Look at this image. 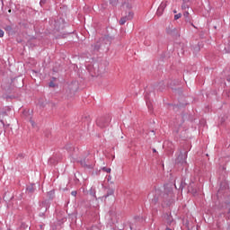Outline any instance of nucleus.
<instances>
[{
    "label": "nucleus",
    "instance_id": "f257e3e1",
    "mask_svg": "<svg viewBox=\"0 0 230 230\" xmlns=\"http://www.w3.org/2000/svg\"><path fill=\"white\" fill-rule=\"evenodd\" d=\"M154 194L159 195L158 199H162L165 201L171 200L172 198V190H170L168 194H165L164 192H162L160 189H155V190H154Z\"/></svg>",
    "mask_w": 230,
    "mask_h": 230
},
{
    "label": "nucleus",
    "instance_id": "f03ea898",
    "mask_svg": "<svg viewBox=\"0 0 230 230\" xmlns=\"http://www.w3.org/2000/svg\"><path fill=\"white\" fill-rule=\"evenodd\" d=\"M166 8V1H164L159 4L158 9L156 10V15L161 16L163 15L164 11Z\"/></svg>",
    "mask_w": 230,
    "mask_h": 230
},
{
    "label": "nucleus",
    "instance_id": "7ed1b4c3",
    "mask_svg": "<svg viewBox=\"0 0 230 230\" xmlns=\"http://www.w3.org/2000/svg\"><path fill=\"white\" fill-rule=\"evenodd\" d=\"M48 208H49V205L47 201L41 202L40 205V212H42V213L47 212Z\"/></svg>",
    "mask_w": 230,
    "mask_h": 230
},
{
    "label": "nucleus",
    "instance_id": "20e7f679",
    "mask_svg": "<svg viewBox=\"0 0 230 230\" xmlns=\"http://www.w3.org/2000/svg\"><path fill=\"white\" fill-rule=\"evenodd\" d=\"M185 22L191 23V18H190V13L185 11L183 13Z\"/></svg>",
    "mask_w": 230,
    "mask_h": 230
},
{
    "label": "nucleus",
    "instance_id": "39448f33",
    "mask_svg": "<svg viewBox=\"0 0 230 230\" xmlns=\"http://www.w3.org/2000/svg\"><path fill=\"white\" fill-rule=\"evenodd\" d=\"M133 15H134V13H132V11H129V13L124 18H126L128 20H132Z\"/></svg>",
    "mask_w": 230,
    "mask_h": 230
},
{
    "label": "nucleus",
    "instance_id": "423d86ee",
    "mask_svg": "<svg viewBox=\"0 0 230 230\" xmlns=\"http://www.w3.org/2000/svg\"><path fill=\"white\" fill-rule=\"evenodd\" d=\"M128 21H129V20H128V18H125V17L120 18L119 24L124 25L125 22H127Z\"/></svg>",
    "mask_w": 230,
    "mask_h": 230
},
{
    "label": "nucleus",
    "instance_id": "0eeeda50",
    "mask_svg": "<svg viewBox=\"0 0 230 230\" xmlns=\"http://www.w3.org/2000/svg\"><path fill=\"white\" fill-rule=\"evenodd\" d=\"M190 8V6H189V4H187V3H183V4H181V10H187V9H189Z\"/></svg>",
    "mask_w": 230,
    "mask_h": 230
},
{
    "label": "nucleus",
    "instance_id": "6e6552de",
    "mask_svg": "<svg viewBox=\"0 0 230 230\" xmlns=\"http://www.w3.org/2000/svg\"><path fill=\"white\" fill-rule=\"evenodd\" d=\"M123 8H128V10H130L132 9V4L126 3L125 4H123Z\"/></svg>",
    "mask_w": 230,
    "mask_h": 230
},
{
    "label": "nucleus",
    "instance_id": "1a4fd4ad",
    "mask_svg": "<svg viewBox=\"0 0 230 230\" xmlns=\"http://www.w3.org/2000/svg\"><path fill=\"white\" fill-rule=\"evenodd\" d=\"M181 13H177V14H174V20L175 21H178L179 19H181Z\"/></svg>",
    "mask_w": 230,
    "mask_h": 230
},
{
    "label": "nucleus",
    "instance_id": "9d476101",
    "mask_svg": "<svg viewBox=\"0 0 230 230\" xmlns=\"http://www.w3.org/2000/svg\"><path fill=\"white\" fill-rule=\"evenodd\" d=\"M102 172H107V173H110V172H111V169L106 168V167H102Z\"/></svg>",
    "mask_w": 230,
    "mask_h": 230
},
{
    "label": "nucleus",
    "instance_id": "9b49d317",
    "mask_svg": "<svg viewBox=\"0 0 230 230\" xmlns=\"http://www.w3.org/2000/svg\"><path fill=\"white\" fill-rule=\"evenodd\" d=\"M4 31L0 30V38H3V37H4Z\"/></svg>",
    "mask_w": 230,
    "mask_h": 230
},
{
    "label": "nucleus",
    "instance_id": "f8f14e48",
    "mask_svg": "<svg viewBox=\"0 0 230 230\" xmlns=\"http://www.w3.org/2000/svg\"><path fill=\"white\" fill-rule=\"evenodd\" d=\"M27 191L30 192V193H31V192H32V188L28 187V188H27Z\"/></svg>",
    "mask_w": 230,
    "mask_h": 230
},
{
    "label": "nucleus",
    "instance_id": "ddd939ff",
    "mask_svg": "<svg viewBox=\"0 0 230 230\" xmlns=\"http://www.w3.org/2000/svg\"><path fill=\"white\" fill-rule=\"evenodd\" d=\"M71 195L74 196V197H75V196H76V191H75V190L72 191V192H71Z\"/></svg>",
    "mask_w": 230,
    "mask_h": 230
},
{
    "label": "nucleus",
    "instance_id": "4468645a",
    "mask_svg": "<svg viewBox=\"0 0 230 230\" xmlns=\"http://www.w3.org/2000/svg\"><path fill=\"white\" fill-rule=\"evenodd\" d=\"M190 0H183V3H184V4H188V3H190Z\"/></svg>",
    "mask_w": 230,
    "mask_h": 230
},
{
    "label": "nucleus",
    "instance_id": "2eb2a0df",
    "mask_svg": "<svg viewBox=\"0 0 230 230\" xmlns=\"http://www.w3.org/2000/svg\"><path fill=\"white\" fill-rule=\"evenodd\" d=\"M49 87H55V84H53V83H50V84H49Z\"/></svg>",
    "mask_w": 230,
    "mask_h": 230
},
{
    "label": "nucleus",
    "instance_id": "dca6fc26",
    "mask_svg": "<svg viewBox=\"0 0 230 230\" xmlns=\"http://www.w3.org/2000/svg\"><path fill=\"white\" fill-rule=\"evenodd\" d=\"M113 194H107V196H105V199H107L109 196H112Z\"/></svg>",
    "mask_w": 230,
    "mask_h": 230
},
{
    "label": "nucleus",
    "instance_id": "f3484780",
    "mask_svg": "<svg viewBox=\"0 0 230 230\" xmlns=\"http://www.w3.org/2000/svg\"><path fill=\"white\" fill-rule=\"evenodd\" d=\"M190 24H191V26L193 27V28H195V26H194V24H193V22H191V23H190Z\"/></svg>",
    "mask_w": 230,
    "mask_h": 230
},
{
    "label": "nucleus",
    "instance_id": "a211bd4d",
    "mask_svg": "<svg viewBox=\"0 0 230 230\" xmlns=\"http://www.w3.org/2000/svg\"><path fill=\"white\" fill-rule=\"evenodd\" d=\"M173 13H177V11H176V10H174V11H173Z\"/></svg>",
    "mask_w": 230,
    "mask_h": 230
},
{
    "label": "nucleus",
    "instance_id": "6ab92c4d",
    "mask_svg": "<svg viewBox=\"0 0 230 230\" xmlns=\"http://www.w3.org/2000/svg\"><path fill=\"white\" fill-rule=\"evenodd\" d=\"M153 202H154V203L157 202V199H155V200H153Z\"/></svg>",
    "mask_w": 230,
    "mask_h": 230
},
{
    "label": "nucleus",
    "instance_id": "aec40b11",
    "mask_svg": "<svg viewBox=\"0 0 230 230\" xmlns=\"http://www.w3.org/2000/svg\"><path fill=\"white\" fill-rule=\"evenodd\" d=\"M7 230H11V229H7Z\"/></svg>",
    "mask_w": 230,
    "mask_h": 230
},
{
    "label": "nucleus",
    "instance_id": "412c9836",
    "mask_svg": "<svg viewBox=\"0 0 230 230\" xmlns=\"http://www.w3.org/2000/svg\"><path fill=\"white\" fill-rule=\"evenodd\" d=\"M0 230H2V229L0 228Z\"/></svg>",
    "mask_w": 230,
    "mask_h": 230
},
{
    "label": "nucleus",
    "instance_id": "4be33fe9",
    "mask_svg": "<svg viewBox=\"0 0 230 230\" xmlns=\"http://www.w3.org/2000/svg\"><path fill=\"white\" fill-rule=\"evenodd\" d=\"M169 230V229H168Z\"/></svg>",
    "mask_w": 230,
    "mask_h": 230
}]
</instances>
